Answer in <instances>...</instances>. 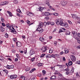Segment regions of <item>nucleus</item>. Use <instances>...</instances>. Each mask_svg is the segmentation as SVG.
I'll return each mask as SVG.
<instances>
[{
    "label": "nucleus",
    "instance_id": "f257e3e1",
    "mask_svg": "<svg viewBox=\"0 0 80 80\" xmlns=\"http://www.w3.org/2000/svg\"><path fill=\"white\" fill-rule=\"evenodd\" d=\"M56 23L58 25H61V26H63L65 28H66L67 29H68L70 27L68 26V24H67V22H63V21L61 18L58 19L57 20V22Z\"/></svg>",
    "mask_w": 80,
    "mask_h": 80
},
{
    "label": "nucleus",
    "instance_id": "f03ea898",
    "mask_svg": "<svg viewBox=\"0 0 80 80\" xmlns=\"http://www.w3.org/2000/svg\"><path fill=\"white\" fill-rule=\"evenodd\" d=\"M6 26L7 28H9L10 30H11L12 32H14L15 29H14V28L11 25L10 26H9V24H6Z\"/></svg>",
    "mask_w": 80,
    "mask_h": 80
},
{
    "label": "nucleus",
    "instance_id": "7ed1b4c3",
    "mask_svg": "<svg viewBox=\"0 0 80 80\" xmlns=\"http://www.w3.org/2000/svg\"><path fill=\"white\" fill-rule=\"evenodd\" d=\"M72 33L73 35V37L75 38V39L77 40L78 39V38L77 37V31H72Z\"/></svg>",
    "mask_w": 80,
    "mask_h": 80
},
{
    "label": "nucleus",
    "instance_id": "20e7f679",
    "mask_svg": "<svg viewBox=\"0 0 80 80\" xmlns=\"http://www.w3.org/2000/svg\"><path fill=\"white\" fill-rule=\"evenodd\" d=\"M37 30L39 31V33H42L43 32V29H42V28L39 26Z\"/></svg>",
    "mask_w": 80,
    "mask_h": 80
},
{
    "label": "nucleus",
    "instance_id": "39448f33",
    "mask_svg": "<svg viewBox=\"0 0 80 80\" xmlns=\"http://www.w3.org/2000/svg\"><path fill=\"white\" fill-rule=\"evenodd\" d=\"M70 58L72 60V62H75L76 60V58H75V57L73 55H71V56Z\"/></svg>",
    "mask_w": 80,
    "mask_h": 80
},
{
    "label": "nucleus",
    "instance_id": "423d86ee",
    "mask_svg": "<svg viewBox=\"0 0 80 80\" xmlns=\"http://www.w3.org/2000/svg\"><path fill=\"white\" fill-rule=\"evenodd\" d=\"M8 3V2L6 1L4 2H1L0 3V6H2V5H7Z\"/></svg>",
    "mask_w": 80,
    "mask_h": 80
},
{
    "label": "nucleus",
    "instance_id": "0eeeda50",
    "mask_svg": "<svg viewBox=\"0 0 80 80\" xmlns=\"http://www.w3.org/2000/svg\"><path fill=\"white\" fill-rule=\"evenodd\" d=\"M47 47H43L42 49V50L43 52H47Z\"/></svg>",
    "mask_w": 80,
    "mask_h": 80
},
{
    "label": "nucleus",
    "instance_id": "6e6552de",
    "mask_svg": "<svg viewBox=\"0 0 80 80\" xmlns=\"http://www.w3.org/2000/svg\"><path fill=\"white\" fill-rule=\"evenodd\" d=\"M29 53L30 54V55H33L35 53V51L33 49H32L30 52Z\"/></svg>",
    "mask_w": 80,
    "mask_h": 80
},
{
    "label": "nucleus",
    "instance_id": "1a4fd4ad",
    "mask_svg": "<svg viewBox=\"0 0 80 80\" xmlns=\"http://www.w3.org/2000/svg\"><path fill=\"white\" fill-rule=\"evenodd\" d=\"M13 65H12L10 66H9L8 65L6 67L8 69H10V68H13Z\"/></svg>",
    "mask_w": 80,
    "mask_h": 80
},
{
    "label": "nucleus",
    "instance_id": "9d476101",
    "mask_svg": "<svg viewBox=\"0 0 80 80\" xmlns=\"http://www.w3.org/2000/svg\"><path fill=\"white\" fill-rule=\"evenodd\" d=\"M16 43L17 46V47H20L22 46V44H21V42H16Z\"/></svg>",
    "mask_w": 80,
    "mask_h": 80
},
{
    "label": "nucleus",
    "instance_id": "9b49d317",
    "mask_svg": "<svg viewBox=\"0 0 80 80\" xmlns=\"http://www.w3.org/2000/svg\"><path fill=\"white\" fill-rule=\"evenodd\" d=\"M26 14L28 16H30V17H32V16H33V14L28 11L27 12Z\"/></svg>",
    "mask_w": 80,
    "mask_h": 80
},
{
    "label": "nucleus",
    "instance_id": "f8f14e48",
    "mask_svg": "<svg viewBox=\"0 0 80 80\" xmlns=\"http://www.w3.org/2000/svg\"><path fill=\"white\" fill-rule=\"evenodd\" d=\"M61 3L63 6H65L66 5H67V2L65 1H62Z\"/></svg>",
    "mask_w": 80,
    "mask_h": 80
},
{
    "label": "nucleus",
    "instance_id": "ddd939ff",
    "mask_svg": "<svg viewBox=\"0 0 80 80\" xmlns=\"http://www.w3.org/2000/svg\"><path fill=\"white\" fill-rule=\"evenodd\" d=\"M17 77V75H12L10 76V78H12V79L14 78H16Z\"/></svg>",
    "mask_w": 80,
    "mask_h": 80
},
{
    "label": "nucleus",
    "instance_id": "4468645a",
    "mask_svg": "<svg viewBox=\"0 0 80 80\" xmlns=\"http://www.w3.org/2000/svg\"><path fill=\"white\" fill-rule=\"evenodd\" d=\"M45 3L47 5H48V7H50V3L49 2V1H48V0H47L46 1Z\"/></svg>",
    "mask_w": 80,
    "mask_h": 80
},
{
    "label": "nucleus",
    "instance_id": "2eb2a0df",
    "mask_svg": "<svg viewBox=\"0 0 80 80\" xmlns=\"http://www.w3.org/2000/svg\"><path fill=\"white\" fill-rule=\"evenodd\" d=\"M44 15H45V16H48L50 15V13L48 12H45L44 13Z\"/></svg>",
    "mask_w": 80,
    "mask_h": 80
},
{
    "label": "nucleus",
    "instance_id": "dca6fc26",
    "mask_svg": "<svg viewBox=\"0 0 80 80\" xmlns=\"http://www.w3.org/2000/svg\"><path fill=\"white\" fill-rule=\"evenodd\" d=\"M0 30L2 32H4V30H5V29L2 26H1L0 27Z\"/></svg>",
    "mask_w": 80,
    "mask_h": 80
},
{
    "label": "nucleus",
    "instance_id": "f3484780",
    "mask_svg": "<svg viewBox=\"0 0 80 80\" xmlns=\"http://www.w3.org/2000/svg\"><path fill=\"white\" fill-rule=\"evenodd\" d=\"M55 78H56V76H53L50 78L51 80H54L55 79Z\"/></svg>",
    "mask_w": 80,
    "mask_h": 80
},
{
    "label": "nucleus",
    "instance_id": "a211bd4d",
    "mask_svg": "<svg viewBox=\"0 0 80 80\" xmlns=\"http://www.w3.org/2000/svg\"><path fill=\"white\" fill-rule=\"evenodd\" d=\"M7 12L9 14V17H12V14L10 11H7Z\"/></svg>",
    "mask_w": 80,
    "mask_h": 80
},
{
    "label": "nucleus",
    "instance_id": "6ab92c4d",
    "mask_svg": "<svg viewBox=\"0 0 80 80\" xmlns=\"http://www.w3.org/2000/svg\"><path fill=\"white\" fill-rule=\"evenodd\" d=\"M39 25H38V26H40V27H42L43 26V22H39Z\"/></svg>",
    "mask_w": 80,
    "mask_h": 80
},
{
    "label": "nucleus",
    "instance_id": "aec40b11",
    "mask_svg": "<svg viewBox=\"0 0 80 80\" xmlns=\"http://www.w3.org/2000/svg\"><path fill=\"white\" fill-rule=\"evenodd\" d=\"M64 51H65V53H68V52H69V51H68V50L67 48H65L64 49Z\"/></svg>",
    "mask_w": 80,
    "mask_h": 80
},
{
    "label": "nucleus",
    "instance_id": "412c9836",
    "mask_svg": "<svg viewBox=\"0 0 80 80\" xmlns=\"http://www.w3.org/2000/svg\"><path fill=\"white\" fill-rule=\"evenodd\" d=\"M39 40L41 41V42H43L44 41V40H45L43 38H42V37H41L39 39Z\"/></svg>",
    "mask_w": 80,
    "mask_h": 80
},
{
    "label": "nucleus",
    "instance_id": "4be33fe9",
    "mask_svg": "<svg viewBox=\"0 0 80 80\" xmlns=\"http://www.w3.org/2000/svg\"><path fill=\"white\" fill-rule=\"evenodd\" d=\"M66 35H70V32L69 31H67L65 33Z\"/></svg>",
    "mask_w": 80,
    "mask_h": 80
},
{
    "label": "nucleus",
    "instance_id": "5701e85b",
    "mask_svg": "<svg viewBox=\"0 0 80 80\" xmlns=\"http://www.w3.org/2000/svg\"><path fill=\"white\" fill-rule=\"evenodd\" d=\"M42 73L43 75H45V74H46V71L45 70H43L42 71Z\"/></svg>",
    "mask_w": 80,
    "mask_h": 80
},
{
    "label": "nucleus",
    "instance_id": "b1692460",
    "mask_svg": "<svg viewBox=\"0 0 80 80\" xmlns=\"http://www.w3.org/2000/svg\"><path fill=\"white\" fill-rule=\"evenodd\" d=\"M30 68H29V67H26V69L25 70V71H26V72H27L28 71H29V70H30Z\"/></svg>",
    "mask_w": 80,
    "mask_h": 80
},
{
    "label": "nucleus",
    "instance_id": "393cba45",
    "mask_svg": "<svg viewBox=\"0 0 80 80\" xmlns=\"http://www.w3.org/2000/svg\"><path fill=\"white\" fill-rule=\"evenodd\" d=\"M72 62L69 61L68 63V65H69V66H71V65H72Z\"/></svg>",
    "mask_w": 80,
    "mask_h": 80
},
{
    "label": "nucleus",
    "instance_id": "a878e982",
    "mask_svg": "<svg viewBox=\"0 0 80 80\" xmlns=\"http://www.w3.org/2000/svg\"><path fill=\"white\" fill-rule=\"evenodd\" d=\"M38 67H41V66H43V63H39L38 64Z\"/></svg>",
    "mask_w": 80,
    "mask_h": 80
},
{
    "label": "nucleus",
    "instance_id": "bb28decb",
    "mask_svg": "<svg viewBox=\"0 0 80 80\" xmlns=\"http://www.w3.org/2000/svg\"><path fill=\"white\" fill-rule=\"evenodd\" d=\"M21 79L22 80H25V77L24 76H21Z\"/></svg>",
    "mask_w": 80,
    "mask_h": 80
},
{
    "label": "nucleus",
    "instance_id": "cd10ccee",
    "mask_svg": "<svg viewBox=\"0 0 80 80\" xmlns=\"http://www.w3.org/2000/svg\"><path fill=\"white\" fill-rule=\"evenodd\" d=\"M57 74L59 76V77H62L63 76H62V74L60 73V72L58 73Z\"/></svg>",
    "mask_w": 80,
    "mask_h": 80
},
{
    "label": "nucleus",
    "instance_id": "c85d7f7f",
    "mask_svg": "<svg viewBox=\"0 0 80 80\" xmlns=\"http://www.w3.org/2000/svg\"><path fill=\"white\" fill-rule=\"evenodd\" d=\"M53 49H50L49 51V52L50 53H53Z\"/></svg>",
    "mask_w": 80,
    "mask_h": 80
},
{
    "label": "nucleus",
    "instance_id": "c756f323",
    "mask_svg": "<svg viewBox=\"0 0 80 80\" xmlns=\"http://www.w3.org/2000/svg\"><path fill=\"white\" fill-rule=\"evenodd\" d=\"M52 15H55V16H58V13H52Z\"/></svg>",
    "mask_w": 80,
    "mask_h": 80
},
{
    "label": "nucleus",
    "instance_id": "7c9ffc66",
    "mask_svg": "<svg viewBox=\"0 0 80 80\" xmlns=\"http://www.w3.org/2000/svg\"><path fill=\"white\" fill-rule=\"evenodd\" d=\"M52 57V55L50 54H48L46 57V58H51Z\"/></svg>",
    "mask_w": 80,
    "mask_h": 80
},
{
    "label": "nucleus",
    "instance_id": "2f4dec72",
    "mask_svg": "<svg viewBox=\"0 0 80 80\" xmlns=\"http://www.w3.org/2000/svg\"><path fill=\"white\" fill-rule=\"evenodd\" d=\"M18 1L16 0H14L13 1V3L14 4H16L17 3H18Z\"/></svg>",
    "mask_w": 80,
    "mask_h": 80
},
{
    "label": "nucleus",
    "instance_id": "473e14b6",
    "mask_svg": "<svg viewBox=\"0 0 80 80\" xmlns=\"http://www.w3.org/2000/svg\"><path fill=\"white\" fill-rule=\"evenodd\" d=\"M72 15L73 18H76V17H77V15H75L74 14H72Z\"/></svg>",
    "mask_w": 80,
    "mask_h": 80
},
{
    "label": "nucleus",
    "instance_id": "72a5a7b5",
    "mask_svg": "<svg viewBox=\"0 0 80 80\" xmlns=\"http://www.w3.org/2000/svg\"><path fill=\"white\" fill-rule=\"evenodd\" d=\"M3 72H4V73H8V71H7V70H3Z\"/></svg>",
    "mask_w": 80,
    "mask_h": 80
},
{
    "label": "nucleus",
    "instance_id": "f704fd0d",
    "mask_svg": "<svg viewBox=\"0 0 80 80\" xmlns=\"http://www.w3.org/2000/svg\"><path fill=\"white\" fill-rule=\"evenodd\" d=\"M45 54H42L41 56H40V57L41 58H42L43 57H45Z\"/></svg>",
    "mask_w": 80,
    "mask_h": 80
},
{
    "label": "nucleus",
    "instance_id": "c9c22d12",
    "mask_svg": "<svg viewBox=\"0 0 80 80\" xmlns=\"http://www.w3.org/2000/svg\"><path fill=\"white\" fill-rule=\"evenodd\" d=\"M69 70H70V69L68 68L66 69H65L64 70V71H67V72H69Z\"/></svg>",
    "mask_w": 80,
    "mask_h": 80
},
{
    "label": "nucleus",
    "instance_id": "e433bc0d",
    "mask_svg": "<svg viewBox=\"0 0 80 80\" xmlns=\"http://www.w3.org/2000/svg\"><path fill=\"white\" fill-rule=\"evenodd\" d=\"M16 11H17V12L19 13H20V12H21V11H20V9H17Z\"/></svg>",
    "mask_w": 80,
    "mask_h": 80
},
{
    "label": "nucleus",
    "instance_id": "4c0bfd02",
    "mask_svg": "<svg viewBox=\"0 0 80 80\" xmlns=\"http://www.w3.org/2000/svg\"><path fill=\"white\" fill-rule=\"evenodd\" d=\"M55 56L57 57V58H59L60 57V55L59 54H55Z\"/></svg>",
    "mask_w": 80,
    "mask_h": 80
},
{
    "label": "nucleus",
    "instance_id": "58836bf2",
    "mask_svg": "<svg viewBox=\"0 0 80 80\" xmlns=\"http://www.w3.org/2000/svg\"><path fill=\"white\" fill-rule=\"evenodd\" d=\"M3 57L2 56H0V60H2V61H3Z\"/></svg>",
    "mask_w": 80,
    "mask_h": 80
},
{
    "label": "nucleus",
    "instance_id": "ea45409f",
    "mask_svg": "<svg viewBox=\"0 0 80 80\" xmlns=\"http://www.w3.org/2000/svg\"><path fill=\"white\" fill-rule=\"evenodd\" d=\"M5 37L6 38H8V35L7 34V33H6L5 34Z\"/></svg>",
    "mask_w": 80,
    "mask_h": 80
},
{
    "label": "nucleus",
    "instance_id": "a19ab883",
    "mask_svg": "<svg viewBox=\"0 0 80 80\" xmlns=\"http://www.w3.org/2000/svg\"><path fill=\"white\" fill-rule=\"evenodd\" d=\"M26 22L28 24H30V22L29 20H27L26 21Z\"/></svg>",
    "mask_w": 80,
    "mask_h": 80
},
{
    "label": "nucleus",
    "instance_id": "79ce46f5",
    "mask_svg": "<svg viewBox=\"0 0 80 80\" xmlns=\"http://www.w3.org/2000/svg\"><path fill=\"white\" fill-rule=\"evenodd\" d=\"M71 71L72 72H74V68H72L71 70Z\"/></svg>",
    "mask_w": 80,
    "mask_h": 80
},
{
    "label": "nucleus",
    "instance_id": "37998d69",
    "mask_svg": "<svg viewBox=\"0 0 80 80\" xmlns=\"http://www.w3.org/2000/svg\"><path fill=\"white\" fill-rule=\"evenodd\" d=\"M50 24L51 25H55V23H54L53 22H51Z\"/></svg>",
    "mask_w": 80,
    "mask_h": 80
},
{
    "label": "nucleus",
    "instance_id": "c03bdc74",
    "mask_svg": "<svg viewBox=\"0 0 80 80\" xmlns=\"http://www.w3.org/2000/svg\"><path fill=\"white\" fill-rule=\"evenodd\" d=\"M44 19H45L46 20H48V19H49V17L48 16L45 17L44 18Z\"/></svg>",
    "mask_w": 80,
    "mask_h": 80
},
{
    "label": "nucleus",
    "instance_id": "a18cd8bd",
    "mask_svg": "<svg viewBox=\"0 0 80 80\" xmlns=\"http://www.w3.org/2000/svg\"><path fill=\"white\" fill-rule=\"evenodd\" d=\"M76 63H78V65H80V61H77Z\"/></svg>",
    "mask_w": 80,
    "mask_h": 80
},
{
    "label": "nucleus",
    "instance_id": "49530a36",
    "mask_svg": "<svg viewBox=\"0 0 80 80\" xmlns=\"http://www.w3.org/2000/svg\"><path fill=\"white\" fill-rule=\"evenodd\" d=\"M35 70H36L35 68H32L31 69V71H32V72H34V71H35Z\"/></svg>",
    "mask_w": 80,
    "mask_h": 80
},
{
    "label": "nucleus",
    "instance_id": "de8ad7c7",
    "mask_svg": "<svg viewBox=\"0 0 80 80\" xmlns=\"http://www.w3.org/2000/svg\"><path fill=\"white\" fill-rule=\"evenodd\" d=\"M55 67H51L50 68L52 69V70H55Z\"/></svg>",
    "mask_w": 80,
    "mask_h": 80
},
{
    "label": "nucleus",
    "instance_id": "09e8293b",
    "mask_svg": "<svg viewBox=\"0 0 80 80\" xmlns=\"http://www.w3.org/2000/svg\"><path fill=\"white\" fill-rule=\"evenodd\" d=\"M76 76L77 77H78V78H79V77H80V76H79V74H78V73L77 72L76 73Z\"/></svg>",
    "mask_w": 80,
    "mask_h": 80
},
{
    "label": "nucleus",
    "instance_id": "8fccbe9b",
    "mask_svg": "<svg viewBox=\"0 0 80 80\" xmlns=\"http://www.w3.org/2000/svg\"><path fill=\"white\" fill-rule=\"evenodd\" d=\"M80 37V33H78L77 35V37Z\"/></svg>",
    "mask_w": 80,
    "mask_h": 80
},
{
    "label": "nucleus",
    "instance_id": "3c124183",
    "mask_svg": "<svg viewBox=\"0 0 80 80\" xmlns=\"http://www.w3.org/2000/svg\"><path fill=\"white\" fill-rule=\"evenodd\" d=\"M35 58H32L31 59L32 62H33V61H34V60H35Z\"/></svg>",
    "mask_w": 80,
    "mask_h": 80
},
{
    "label": "nucleus",
    "instance_id": "603ef678",
    "mask_svg": "<svg viewBox=\"0 0 80 80\" xmlns=\"http://www.w3.org/2000/svg\"><path fill=\"white\" fill-rule=\"evenodd\" d=\"M43 24L44 26H46L47 25V23L46 22H44Z\"/></svg>",
    "mask_w": 80,
    "mask_h": 80
},
{
    "label": "nucleus",
    "instance_id": "864d4df0",
    "mask_svg": "<svg viewBox=\"0 0 80 80\" xmlns=\"http://www.w3.org/2000/svg\"><path fill=\"white\" fill-rule=\"evenodd\" d=\"M68 22L69 23V24H70L71 25L72 24V22L71 21L68 20Z\"/></svg>",
    "mask_w": 80,
    "mask_h": 80
},
{
    "label": "nucleus",
    "instance_id": "5fc2aeb1",
    "mask_svg": "<svg viewBox=\"0 0 80 80\" xmlns=\"http://www.w3.org/2000/svg\"><path fill=\"white\" fill-rule=\"evenodd\" d=\"M51 57H53V58H55V55L52 54L51 55Z\"/></svg>",
    "mask_w": 80,
    "mask_h": 80
},
{
    "label": "nucleus",
    "instance_id": "6e6d98bb",
    "mask_svg": "<svg viewBox=\"0 0 80 80\" xmlns=\"http://www.w3.org/2000/svg\"><path fill=\"white\" fill-rule=\"evenodd\" d=\"M17 38H13V40L14 41V42H15L16 41H17Z\"/></svg>",
    "mask_w": 80,
    "mask_h": 80
},
{
    "label": "nucleus",
    "instance_id": "4d7b16f0",
    "mask_svg": "<svg viewBox=\"0 0 80 80\" xmlns=\"http://www.w3.org/2000/svg\"><path fill=\"white\" fill-rule=\"evenodd\" d=\"M63 66L62 65H59V68H62Z\"/></svg>",
    "mask_w": 80,
    "mask_h": 80
},
{
    "label": "nucleus",
    "instance_id": "13d9d810",
    "mask_svg": "<svg viewBox=\"0 0 80 80\" xmlns=\"http://www.w3.org/2000/svg\"><path fill=\"white\" fill-rule=\"evenodd\" d=\"M12 53H15V52H16V51L15 50H12Z\"/></svg>",
    "mask_w": 80,
    "mask_h": 80
},
{
    "label": "nucleus",
    "instance_id": "bf43d9fd",
    "mask_svg": "<svg viewBox=\"0 0 80 80\" xmlns=\"http://www.w3.org/2000/svg\"><path fill=\"white\" fill-rule=\"evenodd\" d=\"M27 49H26V50H25L24 51V53H25V54L27 53Z\"/></svg>",
    "mask_w": 80,
    "mask_h": 80
},
{
    "label": "nucleus",
    "instance_id": "052dcab7",
    "mask_svg": "<svg viewBox=\"0 0 80 80\" xmlns=\"http://www.w3.org/2000/svg\"><path fill=\"white\" fill-rule=\"evenodd\" d=\"M50 24H51V22H48L47 23V25H50Z\"/></svg>",
    "mask_w": 80,
    "mask_h": 80
},
{
    "label": "nucleus",
    "instance_id": "680f3d73",
    "mask_svg": "<svg viewBox=\"0 0 80 80\" xmlns=\"http://www.w3.org/2000/svg\"><path fill=\"white\" fill-rule=\"evenodd\" d=\"M16 55L17 58H20V57H19V56L18 55V54H16Z\"/></svg>",
    "mask_w": 80,
    "mask_h": 80
},
{
    "label": "nucleus",
    "instance_id": "e2e57ef3",
    "mask_svg": "<svg viewBox=\"0 0 80 80\" xmlns=\"http://www.w3.org/2000/svg\"><path fill=\"white\" fill-rule=\"evenodd\" d=\"M35 80V78L34 77H33L32 78H31L30 80Z\"/></svg>",
    "mask_w": 80,
    "mask_h": 80
},
{
    "label": "nucleus",
    "instance_id": "0e129e2a",
    "mask_svg": "<svg viewBox=\"0 0 80 80\" xmlns=\"http://www.w3.org/2000/svg\"><path fill=\"white\" fill-rule=\"evenodd\" d=\"M52 36H49V40H52Z\"/></svg>",
    "mask_w": 80,
    "mask_h": 80
},
{
    "label": "nucleus",
    "instance_id": "69168bd1",
    "mask_svg": "<svg viewBox=\"0 0 80 80\" xmlns=\"http://www.w3.org/2000/svg\"><path fill=\"white\" fill-rule=\"evenodd\" d=\"M2 25L3 27H5V23H2Z\"/></svg>",
    "mask_w": 80,
    "mask_h": 80
},
{
    "label": "nucleus",
    "instance_id": "338daca9",
    "mask_svg": "<svg viewBox=\"0 0 80 80\" xmlns=\"http://www.w3.org/2000/svg\"><path fill=\"white\" fill-rule=\"evenodd\" d=\"M63 52H60V55H62L63 54Z\"/></svg>",
    "mask_w": 80,
    "mask_h": 80
},
{
    "label": "nucleus",
    "instance_id": "774afa93",
    "mask_svg": "<svg viewBox=\"0 0 80 80\" xmlns=\"http://www.w3.org/2000/svg\"><path fill=\"white\" fill-rule=\"evenodd\" d=\"M77 42L78 43H80V41L79 39H77Z\"/></svg>",
    "mask_w": 80,
    "mask_h": 80
}]
</instances>
